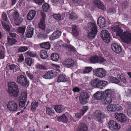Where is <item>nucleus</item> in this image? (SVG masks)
<instances>
[{
  "label": "nucleus",
  "instance_id": "obj_1",
  "mask_svg": "<svg viewBox=\"0 0 131 131\" xmlns=\"http://www.w3.org/2000/svg\"><path fill=\"white\" fill-rule=\"evenodd\" d=\"M112 31L116 32V35L119 37L124 42L126 43H131V33L128 31L123 32V30L118 26L112 27Z\"/></svg>",
  "mask_w": 131,
  "mask_h": 131
},
{
  "label": "nucleus",
  "instance_id": "obj_2",
  "mask_svg": "<svg viewBox=\"0 0 131 131\" xmlns=\"http://www.w3.org/2000/svg\"><path fill=\"white\" fill-rule=\"evenodd\" d=\"M87 29L88 31V37L90 39H93L96 36L97 29L96 24L95 23L90 22L88 25Z\"/></svg>",
  "mask_w": 131,
  "mask_h": 131
},
{
  "label": "nucleus",
  "instance_id": "obj_3",
  "mask_svg": "<svg viewBox=\"0 0 131 131\" xmlns=\"http://www.w3.org/2000/svg\"><path fill=\"white\" fill-rule=\"evenodd\" d=\"M104 95L102 99V102L105 104H109L112 103L113 100V92L111 90L108 89L103 92Z\"/></svg>",
  "mask_w": 131,
  "mask_h": 131
},
{
  "label": "nucleus",
  "instance_id": "obj_4",
  "mask_svg": "<svg viewBox=\"0 0 131 131\" xmlns=\"http://www.w3.org/2000/svg\"><path fill=\"white\" fill-rule=\"evenodd\" d=\"M91 85L94 88L103 89L104 86L107 84V82L104 81H101L99 79H95L93 80L91 82Z\"/></svg>",
  "mask_w": 131,
  "mask_h": 131
},
{
  "label": "nucleus",
  "instance_id": "obj_5",
  "mask_svg": "<svg viewBox=\"0 0 131 131\" xmlns=\"http://www.w3.org/2000/svg\"><path fill=\"white\" fill-rule=\"evenodd\" d=\"M108 126L109 128L112 130L117 131L121 128L120 125L113 120L109 122Z\"/></svg>",
  "mask_w": 131,
  "mask_h": 131
},
{
  "label": "nucleus",
  "instance_id": "obj_6",
  "mask_svg": "<svg viewBox=\"0 0 131 131\" xmlns=\"http://www.w3.org/2000/svg\"><path fill=\"white\" fill-rule=\"evenodd\" d=\"M16 82L23 86H25L29 84L27 78L23 75L17 77Z\"/></svg>",
  "mask_w": 131,
  "mask_h": 131
},
{
  "label": "nucleus",
  "instance_id": "obj_7",
  "mask_svg": "<svg viewBox=\"0 0 131 131\" xmlns=\"http://www.w3.org/2000/svg\"><path fill=\"white\" fill-rule=\"evenodd\" d=\"M105 71L102 68H98L95 69L93 72V74L99 77L102 78L105 75Z\"/></svg>",
  "mask_w": 131,
  "mask_h": 131
},
{
  "label": "nucleus",
  "instance_id": "obj_8",
  "mask_svg": "<svg viewBox=\"0 0 131 131\" xmlns=\"http://www.w3.org/2000/svg\"><path fill=\"white\" fill-rule=\"evenodd\" d=\"M101 37L105 42L108 43L110 41V36L108 31L106 30H103L101 32Z\"/></svg>",
  "mask_w": 131,
  "mask_h": 131
},
{
  "label": "nucleus",
  "instance_id": "obj_9",
  "mask_svg": "<svg viewBox=\"0 0 131 131\" xmlns=\"http://www.w3.org/2000/svg\"><path fill=\"white\" fill-rule=\"evenodd\" d=\"M115 117L118 121L121 122H126L128 121L129 119L124 114L122 113H116Z\"/></svg>",
  "mask_w": 131,
  "mask_h": 131
},
{
  "label": "nucleus",
  "instance_id": "obj_10",
  "mask_svg": "<svg viewBox=\"0 0 131 131\" xmlns=\"http://www.w3.org/2000/svg\"><path fill=\"white\" fill-rule=\"evenodd\" d=\"M89 96L87 93L86 92H82L80 94L79 99L81 104H85L88 101Z\"/></svg>",
  "mask_w": 131,
  "mask_h": 131
},
{
  "label": "nucleus",
  "instance_id": "obj_11",
  "mask_svg": "<svg viewBox=\"0 0 131 131\" xmlns=\"http://www.w3.org/2000/svg\"><path fill=\"white\" fill-rule=\"evenodd\" d=\"M94 115L97 121L101 123L102 122V120L105 117V115L104 113L99 110L95 111Z\"/></svg>",
  "mask_w": 131,
  "mask_h": 131
},
{
  "label": "nucleus",
  "instance_id": "obj_12",
  "mask_svg": "<svg viewBox=\"0 0 131 131\" xmlns=\"http://www.w3.org/2000/svg\"><path fill=\"white\" fill-rule=\"evenodd\" d=\"M56 73V71L54 70H51L47 72L43 76V77L45 79H51L55 77Z\"/></svg>",
  "mask_w": 131,
  "mask_h": 131
},
{
  "label": "nucleus",
  "instance_id": "obj_13",
  "mask_svg": "<svg viewBox=\"0 0 131 131\" xmlns=\"http://www.w3.org/2000/svg\"><path fill=\"white\" fill-rule=\"evenodd\" d=\"M41 15L42 17V19L41 20L39 24V27L41 29L44 30L46 24L45 20L46 15L43 12H41Z\"/></svg>",
  "mask_w": 131,
  "mask_h": 131
},
{
  "label": "nucleus",
  "instance_id": "obj_14",
  "mask_svg": "<svg viewBox=\"0 0 131 131\" xmlns=\"http://www.w3.org/2000/svg\"><path fill=\"white\" fill-rule=\"evenodd\" d=\"M17 104L14 101L9 102L7 104V108L11 111H15L17 110Z\"/></svg>",
  "mask_w": 131,
  "mask_h": 131
},
{
  "label": "nucleus",
  "instance_id": "obj_15",
  "mask_svg": "<svg viewBox=\"0 0 131 131\" xmlns=\"http://www.w3.org/2000/svg\"><path fill=\"white\" fill-rule=\"evenodd\" d=\"M61 63L63 65L69 68L73 66L74 64V61L72 59H69L65 60Z\"/></svg>",
  "mask_w": 131,
  "mask_h": 131
},
{
  "label": "nucleus",
  "instance_id": "obj_16",
  "mask_svg": "<svg viewBox=\"0 0 131 131\" xmlns=\"http://www.w3.org/2000/svg\"><path fill=\"white\" fill-rule=\"evenodd\" d=\"M88 127L85 124L80 123L75 129V131H87Z\"/></svg>",
  "mask_w": 131,
  "mask_h": 131
},
{
  "label": "nucleus",
  "instance_id": "obj_17",
  "mask_svg": "<svg viewBox=\"0 0 131 131\" xmlns=\"http://www.w3.org/2000/svg\"><path fill=\"white\" fill-rule=\"evenodd\" d=\"M111 47L113 51L117 53H119L122 51L121 47L117 44L113 43L112 44Z\"/></svg>",
  "mask_w": 131,
  "mask_h": 131
},
{
  "label": "nucleus",
  "instance_id": "obj_18",
  "mask_svg": "<svg viewBox=\"0 0 131 131\" xmlns=\"http://www.w3.org/2000/svg\"><path fill=\"white\" fill-rule=\"evenodd\" d=\"M61 32L57 30L54 32L49 37L50 39L52 40L58 38L61 35Z\"/></svg>",
  "mask_w": 131,
  "mask_h": 131
},
{
  "label": "nucleus",
  "instance_id": "obj_19",
  "mask_svg": "<svg viewBox=\"0 0 131 131\" xmlns=\"http://www.w3.org/2000/svg\"><path fill=\"white\" fill-rule=\"evenodd\" d=\"M97 23L99 26L101 28L105 26V20L103 17H99L97 20Z\"/></svg>",
  "mask_w": 131,
  "mask_h": 131
},
{
  "label": "nucleus",
  "instance_id": "obj_20",
  "mask_svg": "<svg viewBox=\"0 0 131 131\" xmlns=\"http://www.w3.org/2000/svg\"><path fill=\"white\" fill-rule=\"evenodd\" d=\"M34 34V29L30 26H29L27 27V32L26 34L27 38H31Z\"/></svg>",
  "mask_w": 131,
  "mask_h": 131
},
{
  "label": "nucleus",
  "instance_id": "obj_21",
  "mask_svg": "<svg viewBox=\"0 0 131 131\" xmlns=\"http://www.w3.org/2000/svg\"><path fill=\"white\" fill-rule=\"evenodd\" d=\"M68 80L67 77L65 74H60L57 79V82H65Z\"/></svg>",
  "mask_w": 131,
  "mask_h": 131
},
{
  "label": "nucleus",
  "instance_id": "obj_22",
  "mask_svg": "<svg viewBox=\"0 0 131 131\" xmlns=\"http://www.w3.org/2000/svg\"><path fill=\"white\" fill-rule=\"evenodd\" d=\"M93 5L98 8L101 9H103L104 8V6L102 3L98 0H95L93 2Z\"/></svg>",
  "mask_w": 131,
  "mask_h": 131
},
{
  "label": "nucleus",
  "instance_id": "obj_23",
  "mask_svg": "<svg viewBox=\"0 0 131 131\" xmlns=\"http://www.w3.org/2000/svg\"><path fill=\"white\" fill-rule=\"evenodd\" d=\"M104 95L103 93H102L100 91H97L94 95V97L95 99L101 100V101L102 102V99Z\"/></svg>",
  "mask_w": 131,
  "mask_h": 131
},
{
  "label": "nucleus",
  "instance_id": "obj_24",
  "mask_svg": "<svg viewBox=\"0 0 131 131\" xmlns=\"http://www.w3.org/2000/svg\"><path fill=\"white\" fill-rule=\"evenodd\" d=\"M72 34L74 37L76 38L79 34L78 30L77 27L75 25H73L72 27Z\"/></svg>",
  "mask_w": 131,
  "mask_h": 131
},
{
  "label": "nucleus",
  "instance_id": "obj_25",
  "mask_svg": "<svg viewBox=\"0 0 131 131\" xmlns=\"http://www.w3.org/2000/svg\"><path fill=\"white\" fill-rule=\"evenodd\" d=\"M27 93L26 91L21 92L20 95L19 96L18 100L19 101L24 100L26 101L27 100Z\"/></svg>",
  "mask_w": 131,
  "mask_h": 131
},
{
  "label": "nucleus",
  "instance_id": "obj_26",
  "mask_svg": "<svg viewBox=\"0 0 131 131\" xmlns=\"http://www.w3.org/2000/svg\"><path fill=\"white\" fill-rule=\"evenodd\" d=\"M11 13L12 14V16L15 19L18 18V17L19 14L17 11L14 10L13 9H11L8 11V15L11 14Z\"/></svg>",
  "mask_w": 131,
  "mask_h": 131
},
{
  "label": "nucleus",
  "instance_id": "obj_27",
  "mask_svg": "<svg viewBox=\"0 0 131 131\" xmlns=\"http://www.w3.org/2000/svg\"><path fill=\"white\" fill-rule=\"evenodd\" d=\"M35 14L36 12L35 10H32L30 11L27 15V19L29 20H32L35 16Z\"/></svg>",
  "mask_w": 131,
  "mask_h": 131
},
{
  "label": "nucleus",
  "instance_id": "obj_28",
  "mask_svg": "<svg viewBox=\"0 0 131 131\" xmlns=\"http://www.w3.org/2000/svg\"><path fill=\"white\" fill-rule=\"evenodd\" d=\"M54 109L57 113H60L64 110V108L62 105H56L54 106Z\"/></svg>",
  "mask_w": 131,
  "mask_h": 131
},
{
  "label": "nucleus",
  "instance_id": "obj_29",
  "mask_svg": "<svg viewBox=\"0 0 131 131\" xmlns=\"http://www.w3.org/2000/svg\"><path fill=\"white\" fill-rule=\"evenodd\" d=\"M8 91L10 95L13 97L17 96L19 92L18 89L8 90Z\"/></svg>",
  "mask_w": 131,
  "mask_h": 131
},
{
  "label": "nucleus",
  "instance_id": "obj_30",
  "mask_svg": "<svg viewBox=\"0 0 131 131\" xmlns=\"http://www.w3.org/2000/svg\"><path fill=\"white\" fill-rule=\"evenodd\" d=\"M57 119L58 121L62 122L64 123H66L68 120V118L64 114L58 117Z\"/></svg>",
  "mask_w": 131,
  "mask_h": 131
},
{
  "label": "nucleus",
  "instance_id": "obj_31",
  "mask_svg": "<svg viewBox=\"0 0 131 131\" xmlns=\"http://www.w3.org/2000/svg\"><path fill=\"white\" fill-rule=\"evenodd\" d=\"M99 58L97 56H92L90 59V62L92 63H99Z\"/></svg>",
  "mask_w": 131,
  "mask_h": 131
},
{
  "label": "nucleus",
  "instance_id": "obj_32",
  "mask_svg": "<svg viewBox=\"0 0 131 131\" xmlns=\"http://www.w3.org/2000/svg\"><path fill=\"white\" fill-rule=\"evenodd\" d=\"M40 55L41 58L43 59H45L48 57L47 52L45 50H42L40 52Z\"/></svg>",
  "mask_w": 131,
  "mask_h": 131
},
{
  "label": "nucleus",
  "instance_id": "obj_33",
  "mask_svg": "<svg viewBox=\"0 0 131 131\" xmlns=\"http://www.w3.org/2000/svg\"><path fill=\"white\" fill-rule=\"evenodd\" d=\"M40 46L42 48H44L47 49H49L50 47V44L48 42L41 43L40 45Z\"/></svg>",
  "mask_w": 131,
  "mask_h": 131
},
{
  "label": "nucleus",
  "instance_id": "obj_34",
  "mask_svg": "<svg viewBox=\"0 0 131 131\" xmlns=\"http://www.w3.org/2000/svg\"><path fill=\"white\" fill-rule=\"evenodd\" d=\"M8 90L18 89V86L14 82H10L8 83Z\"/></svg>",
  "mask_w": 131,
  "mask_h": 131
},
{
  "label": "nucleus",
  "instance_id": "obj_35",
  "mask_svg": "<svg viewBox=\"0 0 131 131\" xmlns=\"http://www.w3.org/2000/svg\"><path fill=\"white\" fill-rule=\"evenodd\" d=\"M108 80L110 82L116 84L118 83L119 82V80L117 79L112 76L108 77Z\"/></svg>",
  "mask_w": 131,
  "mask_h": 131
},
{
  "label": "nucleus",
  "instance_id": "obj_36",
  "mask_svg": "<svg viewBox=\"0 0 131 131\" xmlns=\"http://www.w3.org/2000/svg\"><path fill=\"white\" fill-rule=\"evenodd\" d=\"M59 58V55L56 53H53L51 55V58L53 61H57L58 60Z\"/></svg>",
  "mask_w": 131,
  "mask_h": 131
},
{
  "label": "nucleus",
  "instance_id": "obj_37",
  "mask_svg": "<svg viewBox=\"0 0 131 131\" xmlns=\"http://www.w3.org/2000/svg\"><path fill=\"white\" fill-rule=\"evenodd\" d=\"M115 112L121 111L123 108L121 104H115Z\"/></svg>",
  "mask_w": 131,
  "mask_h": 131
},
{
  "label": "nucleus",
  "instance_id": "obj_38",
  "mask_svg": "<svg viewBox=\"0 0 131 131\" xmlns=\"http://www.w3.org/2000/svg\"><path fill=\"white\" fill-rule=\"evenodd\" d=\"M7 39L8 44L12 46L15 44L17 42L16 39L10 38L9 37H8Z\"/></svg>",
  "mask_w": 131,
  "mask_h": 131
},
{
  "label": "nucleus",
  "instance_id": "obj_39",
  "mask_svg": "<svg viewBox=\"0 0 131 131\" xmlns=\"http://www.w3.org/2000/svg\"><path fill=\"white\" fill-rule=\"evenodd\" d=\"M115 104H110L106 107L108 111L112 112H115Z\"/></svg>",
  "mask_w": 131,
  "mask_h": 131
},
{
  "label": "nucleus",
  "instance_id": "obj_40",
  "mask_svg": "<svg viewBox=\"0 0 131 131\" xmlns=\"http://www.w3.org/2000/svg\"><path fill=\"white\" fill-rule=\"evenodd\" d=\"M38 102L34 101L31 104V108L32 111L35 110L38 106Z\"/></svg>",
  "mask_w": 131,
  "mask_h": 131
},
{
  "label": "nucleus",
  "instance_id": "obj_41",
  "mask_svg": "<svg viewBox=\"0 0 131 131\" xmlns=\"http://www.w3.org/2000/svg\"><path fill=\"white\" fill-rule=\"evenodd\" d=\"M54 112L53 110L50 107H48L46 108V113L48 115L53 116Z\"/></svg>",
  "mask_w": 131,
  "mask_h": 131
},
{
  "label": "nucleus",
  "instance_id": "obj_42",
  "mask_svg": "<svg viewBox=\"0 0 131 131\" xmlns=\"http://www.w3.org/2000/svg\"><path fill=\"white\" fill-rule=\"evenodd\" d=\"M92 69V67H86L83 71V73L84 74H88L91 71Z\"/></svg>",
  "mask_w": 131,
  "mask_h": 131
},
{
  "label": "nucleus",
  "instance_id": "obj_43",
  "mask_svg": "<svg viewBox=\"0 0 131 131\" xmlns=\"http://www.w3.org/2000/svg\"><path fill=\"white\" fill-rule=\"evenodd\" d=\"M26 28V27L25 26L20 27L17 29V31L19 33H21L22 34H23L25 33Z\"/></svg>",
  "mask_w": 131,
  "mask_h": 131
},
{
  "label": "nucleus",
  "instance_id": "obj_44",
  "mask_svg": "<svg viewBox=\"0 0 131 131\" xmlns=\"http://www.w3.org/2000/svg\"><path fill=\"white\" fill-rule=\"evenodd\" d=\"M69 18L72 20L76 19L78 18L77 16L74 13L71 12L69 13Z\"/></svg>",
  "mask_w": 131,
  "mask_h": 131
},
{
  "label": "nucleus",
  "instance_id": "obj_45",
  "mask_svg": "<svg viewBox=\"0 0 131 131\" xmlns=\"http://www.w3.org/2000/svg\"><path fill=\"white\" fill-rule=\"evenodd\" d=\"M23 20V19L22 18L18 17V18L15 19L14 21L16 25H18L20 24Z\"/></svg>",
  "mask_w": 131,
  "mask_h": 131
},
{
  "label": "nucleus",
  "instance_id": "obj_46",
  "mask_svg": "<svg viewBox=\"0 0 131 131\" xmlns=\"http://www.w3.org/2000/svg\"><path fill=\"white\" fill-rule=\"evenodd\" d=\"M9 68L10 70H12L15 69L16 70H17L19 69L17 65L13 64L9 66Z\"/></svg>",
  "mask_w": 131,
  "mask_h": 131
},
{
  "label": "nucleus",
  "instance_id": "obj_47",
  "mask_svg": "<svg viewBox=\"0 0 131 131\" xmlns=\"http://www.w3.org/2000/svg\"><path fill=\"white\" fill-rule=\"evenodd\" d=\"M2 17L3 20L5 22H6L7 24L9 23V22L7 20V16L6 14V13L4 12L3 13L2 15Z\"/></svg>",
  "mask_w": 131,
  "mask_h": 131
},
{
  "label": "nucleus",
  "instance_id": "obj_48",
  "mask_svg": "<svg viewBox=\"0 0 131 131\" xmlns=\"http://www.w3.org/2000/svg\"><path fill=\"white\" fill-rule=\"evenodd\" d=\"M2 24L3 26L7 31H9L10 30V28L9 26L7 25L6 22L3 21L2 22Z\"/></svg>",
  "mask_w": 131,
  "mask_h": 131
},
{
  "label": "nucleus",
  "instance_id": "obj_49",
  "mask_svg": "<svg viewBox=\"0 0 131 131\" xmlns=\"http://www.w3.org/2000/svg\"><path fill=\"white\" fill-rule=\"evenodd\" d=\"M28 47L25 46H22L20 47L18 49V51L21 52H25L28 49Z\"/></svg>",
  "mask_w": 131,
  "mask_h": 131
},
{
  "label": "nucleus",
  "instance_id": "obj_50",
  "mask_svg": "<svg viewBox=\"0 0 131 131\" xmlns=\"http://www.w3.org/2000/svg\"><path fill=\"white\" fill-rule=\"evenodd\" d=\"M26 63L29 66H30L32 63V59L30 58H28L25 60Z\"/></svg>",
  "mask_w": 131,
  "mask_h": 131
},
{
  "label": "nucleus",
  "instance_id": "obj_51",
  "mask_svg": "<svg viewBox=\"0 0 131 131\" xmlns=\"http://www.w3.org/2000/svg\"><path fill=\"white\" fill-rule=\"evenodd\" d=\"M74 4L76 5H81L82 2L81 0H72Z\"/></svg>",
  "mask_w": 131,
  "mask_h": 131
},
{
  "label": "nucleus",
  "instance_id": "obj_52",
  "mask_svg": "<svg viewBox=\"0 0 131 131\" xmlns=\"http://www.w3.org/2000/svg\"><path fill=\"white\" fill-rule=\"evenodd\" d=\"M42 8L44 11L47 12V10L49 8V6L47 3H45L42 5Z\"/></svg>",
  "mask_w": 131,
  "mask_h": 131
},
{
  "label": "nucleus",
  "instance_id": "obj_53",
  "mask_svg": "<svg viewBox=\"0 0 131 131\" xmlns=\"http://www.w3.org/2000/svg\"><path fill=\"white\" fill-rule=\"evenodd\" d=\"M18 101L19 107L21 108H23L25 105L26 101L24 100Z\"/></svg>",
  "mask_w": 131,
  "mask_h": 131
},
{
  "label": "nucleus",
  "instance_id": "obj_54",
  "mask_svg": "<svg viewBox=\"0 0 131 131\" xmlns=\"http://www.w3.org/2000/svg\"><path fill=\"white\" fill-rule=\"evenodd\" d=\"M36 67L38 68L42 69H46V66L43 65L41 64H38L36 65Z\"/></svg>",
  "mask_w": 131,
  "mask_h": 131
},
{
  "label": "nucleus",
  "instance_id": "obj_55",
  "mask_svg": "<svg viewBox=\"0 0 131 131\" xmlns=\"http://www.w3.org/2000/svg\"><path fill=\"white\" fill-rule=\"evenodd\" d=\"M75 114L76 118H80L84 114L80 111L79 112L75 113Z\"/></svg>",
  "mask_w": 131,
  "mask_h": 131
},
{
  "label": "nucleus",
  "instance_id": "obj_56",
  "mask_svg": "<svg viewBox=\"0 0 131 131\" xmlns=\"http://www.w3.org/2000/svg\"><path fill=\"white\" fill-rule=\"evenodd\" d=\"M24 58L23 55L22 54H19V58L18 59V62H21L24 60Z\"/></svg>",
  "mask_w": 131,
  "mask_h": 131
},
{
  "label": "nucleus",
  "instance_id": "obj_57",
  "mask_svg": "<svg viewBox=\"0 0 131 131\" xmlns=\"http://www.w3.org/2000/svg\"><path fill=\"white\" fill-rule=\"evenodd\" d=\"M53 18L58 20H61V18L60 15L54 14L53 15Z\"/></svg>",
  "mask_w": 131,
  "mask_h": 131
},
{
  "label": "nucleus",
  "instance_id": "obj_58",
  "mask_svg": "<svg viewBox=\"0 0 131 131\" xmlns=\"http://www.w3.org/2000/svg\"><path fill=\"white\" fill-rule=\"evenodd\" d=\"M106 62V60L103 58H99V63L103 64H105Z\"/></svg>",
  "mask_w": 131,
  "mask_h": 131
},
{
  "label": "nucleus",
  "instance_id": "obj_59",
  "mask_svg": "<svg viewBox=\"0 0 131 131\" xmlns=\"http://www.w3.org/2000/svg\"><path fill=\"white\" fill-rule=\"evenodd\" d=\"M88 109V107L87 106H85L83 107L81 109L80 111L84 114Z\"/></svg>",
  "mask_w": 131,
  "mask_h": 131
},
{
  "label": "nucleus",
  "instance_id": "obj_60",
  "mask_svg": "<svg viewBox=\"0 0 131 131\" xmlns=\"http://www.w3.org/2000/svg\"><path fill=\"white\" fill-rule=\"evenodd\" d=\"M5 56V52L4 51L0 50V59H3Z\"/></svg>",
  "mask_w": 131,
  "mask_h": 131
},
{
  "label": "nucleus",
  "instance_id": "obj_61",
  "mask_svg": "<svg viewBox=\"0 0 131 131\" xmlns=\"http://www.w3.org/2000/svg\"><path fill=\"white\" fill-rule=\"evenodd\" d=\"M27 76L31 79H32L33 78V75L29 72L27 71L26 72Z\"/></svg>",
  "mask_w": 131,
  "mask_h": 131
},
{
  "label": "nucleus",
  "instance_id": "obj_62",
  "mask_svg": "<svg viewBox=\"0 0 131 131\" xmlns=\"http://www.w3.org/2000/svg\"><path fill=\"white\" fill-rule=\"evenodd\" d=\"M129 106L130 108L127 110V113L129 116L131 117V104H130V105Z\"/></svg>",
  "mask_w": 131,
  "mask_h": 131
},
{
  "label": "nucleus",
  "instance_id": "obj_63",
  "mask_svg": "<svg viewBox=\"0 0 131 131\" xmlns=\"http://www.w3.org/2000/svg\"><path fill=\"white\" fill-rule=\"evenodd\" d=\"M84 16L85 18H90L91 17V15L89 12H85Z\"/></svg>",
  "mask_w": 131,
  "mask_h": 131
},
{
  "label": "nucleus",
  "instance_id": "obj_64",
  "mask_svg": "<svg viewBox=\"0 0 131 131\" xmlns=\"http://www.w3.org/2000/svg\"><path fill=\"white\" fill-rule=\"evenodd\" d=\"M109 12L112 14H114L116 12V9L114 8H111L109 9Z\"/></svg>",
  "mask_w": 131,
  "mask_h": 131
}]
</instances>
